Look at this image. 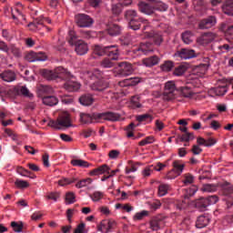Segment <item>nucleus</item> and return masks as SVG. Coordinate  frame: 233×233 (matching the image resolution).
Returning a JSON list of instances; mask_svg holds the SVG:
<instances>
[{"label":"nucleus","instance_id":"obj_36","mask_svg":"<svg viewBox=\"0 0 233 233\" xmlns=\"http://www.w3.org/2000/svg\"><path fill=\"white\" fill-rule=\"evenodd\" d=\"M12 18L14 19L15 25H19V21L21 19H23L24 21L25 19H26L25 17V15H23V13L18 8H15V11L12 10Z\"/></svg>","mask_w":233,"mask_h":233},{"label":"nucleus","instance_id":"obj_29","mask_svg":"<svg viewBox=\"0 0 233 233\" xmlns=\"http://www.w3.org/2000/svg\"><path fill=\"white\" fill-rule=\"evenodd\" d=\"M40 25H43V15L35 18L33 22L29 23L27 26L32 32H36V30H40Z\"/></svg>","mask_w":233,"mask_h":233},{"label":"nucleus","instance_id":"obj_43","mask_svg":"<svg viewBox=\"0 0 233 233\" xmlns=\"http://www.w3.org/2000/svg\"><path fill=\"white\" fill-rule=\"evenodd\" d=\"M227 92V86H218L211 89V94H215V96H225Z\"/></svg>","mask_w":233,"mask_h":233},{"label":"nucleus","instance_id":"obj_7","mask_svg":"<svg viewBox=\"0 0 233 233\" xmlns=\"http://www.w3.org/2000/svg\"><path fill=\"white\" fill-rule=\"evenodd\" d=\"M220 194L226 197V205L230 208L233 206V186L228 182H223L220 184Z\"/></svg>","mask_w":233,"mask_h":233},{"label":"nucleus","instance_id":"obj_19","mask_svg":"<svg viewBox=\"0 0 233 233\" xmlns=\"http://www.w3.org/2000/svg\"><path fill=\"white\" fill-rule=\"evenodd\" d=\"M138 9L142 14H146V15H152L154 12H156V8L154 7V3L147 4L145 2L138 4Z\"/></svg>","mask_w":233,"mask_h":233},{"label":"nucleus","instance_id":"obj_2","mask_svg":"<svg viewBox=\"0 0 233 233\" xmlns=\"http://www.w3.org/2000/svg\"><path fill=\"white\" fill-rule=\"evenodd\" d=\"M80 121L84 125L88 123H101V121H121V115L115 112H105V113H80Z\"/></svg>","mask_w":233,"mask_h":233},{"label":"nucleus","instance_id":"obj_3","mask_svg":"<svg viewBox=\"0 0 233 233\" xmlns=\"http://www.w3.org/2000/svg\"><path fill=\"white\" fill-rule=\"evenodd\" d=\"M88 76L93 81L98 79L96 82L91 85L92 90L96 92H105V90L108 88V82L101 79L103 77V73H101L100 70L95 69L93 72H89Z\"/></svg>","mask_w":233,"mask_h":233},{"label":"nucleus","instance_id":"obj_61","mask_svg":"<svg viewBox=\"0 0 233 233\" xmlns=\"http://www.w3.org/2000/svg\"><path fill=\"white\" fill-rule=\"evenodd\" d=\"M62 103H64V105H72V103H74V97L72 96L65 95L62 96Z\"/></svg>","mask_w":233,"mask_h":233},{"label":"nucleus","instance_id":"obj_33","mask_svg":"<svg viewBox=\"0 0 233 233\" xmlns=\"http://www.w3.org/2000/svg\"><path fill=\"white\" fill-rule=\"evenodd\" d=\"M170 185L162 183L157 187V196L159 198H163V196H167L168 191L170 190Z\"/></svg>","mask_w":233,"mask_h":233},{"label":"nucleus","instance_id":"obj_44","mask_svg":"<svg viewBox=\"0 0 233 233\" xmlns=\"http://www.w3.org/2000/svg\"><path fill=\"white\" fill-rule=\"evenodd\" d=\"M88 185H92V178L87 177L86 179L79 180L76 184V188H83L85 187H88Z\"/></svg>","mask_w":233,"mask_h":233},{"label":"nucleus","instance_id":"obj_41","mask_svg":"<svg viewBox=\"0 0 233 233\" xmlns=\"http://www.w3.org/2000/svg\"><path fill=\"white\" fill-rule=\"evenodd\" d=\"M161 225H163V220L160 218H155L150 221V228L153 230H159V228H161Z\"/></svg>","mask_w":233,"mask_h":233},{"label":"nucleus","instance_id":"obj_56","mask_svg":"<svg viewBox=\"0 0 233 233\" xmlns=\"http://www.w3.org/2000/svg\"><path fill=\"white\" fill-rule=\"evenodd\" d=\"M122 10H123V5L120 3L112 5V12L113 14H115V15H119Z\"/></svg>","mask_w":233,"mask_h":233},{"label":"nucleus","instance_id":"obj_54","mask_svg":"<svg viewBox=\"0 0 233 233\" xmlns=\"http://www.w3.org/2000/svg\"><path fill=\"white\" fill-rule=\"evenodd\" d=\"M152 119H154V117L148 114L140 115L137 117V120L139 121V123H142L143 121H147V123H150L152 122Z\"/></svg>","mask_w":233,"mask_h":233},{"label":"nucleus","instance_id":"obj_28","mask_svg":"<svg viewBox=\"0 0 233 233\" xmlns=\"http://www.w3.org/2000/svg\"><path fill=\"white\" fill-rule=\"evenodd\" d=\"M142 63L145 66L151 67L156 66L159 63V57L153 56L151 57L144 58Z\"/></svg>","mask_w":233,"mask_h":233},{"label":"nucleus","instance_id":"obj_52","mask_svg":"<svg viewBox=\"0 0 233 233\" xmlns=\"http://www.w3.org/2000/svg\"><path fill=\"white\" fill-rule=\"evenodd\" d=\"M203 192H216L218 190V186L214 184H206L202 187Z\"/></svg>","mask_w":233,"mask_h":233},{"label":"nucleus","instance_id":"obj_4","mask_svg":"<svg viewBox=\"0 0 233 233\" xmlns=\"http://www.w3.org/2000/svg\"><path fill=\"white\" fill-rule=\"evenodd\" d=\"M94 54H96V56H105L106 54L108 57H111L113 61L119 59V49L116 46H95Z\"/></svg>","mask_w":233,"mask_h":233},{"label":"nucleus","instance_id":"obj_23","mask_svg":"<svg viewBox=\"0 0 233 233\" xmlns=\"http://www.w3.org/2000/svg\"><path fill=\"white\" fill-rule=\"evenodd\" d=\"M0 77L3 79V81H5L6 83H12L16 79L15 73L12 70H5L0 75Z\"/></svg>","mask_w":233,"mask_h":233},{"label":"nucleus","instance_id":"obj_30","mask_svg":"<svg viewBox=\"0 0 233 233\" xmlns=\"http://www.w3.org/2000/svg\"><path fill=\"white\" fill-rule=\"evenodd\" d=\"M71 165L73 167H79L80 168H88L89 167H92V164L88 163L86 160L74 158L71 160Z\"/></svg>","mask_w":233,"mask_h":233},{"label":"nucleus","instance_id":"obj_45","mask_svg":"<svg viewBox=\"0 0 233 233\" xmlns=\"http://www.w3.org/2000/svg\"><path fill=\"white\" fill-rule=\"evenodd\" d=\"M178 138L182 142L188 143L189 141H192V139H194V133H184L182 136H178Z\"/></svg>","mask_w":233,"mask_h":233},{"label":"nucleus","instance_id":"obj_27","mask_svg":"<svg viewBox=\"0 0 233 233\" xmlns=\"http://www.w3.org/2000/svg\"><path fill=\"white\" fill-rule=\"evenodd\" d=\"M42 101L46 106H56L59 103V100L55 96H46Z\"/></svg>","mask_w":233,"mask_h":233},{"label":"nucleus","instance_id":"obj_53","mask_svg":"<svg viewBox=\"0 0 233 233\" xmlns=\"http://www.w3.org/2000/svg\"><path fill=\"white\" fill-rule=\"evenodd\" d=\"M174 68V63L172 61H166L162 66H161V70L163 72H170Z\"/></svg>","mask_w":233,"mask_h":233},{"label":"nucleus","instance_id":"obj_21","mask_svg":"<svg viewBox=\"0 0 233 233\" xmlns=\"http://www.w3.org/2000/svg\"><path fill=\"white\" fill-rule=\"evenodd\" d=\"M210 223V217L208 215H201L197 218L196 227L197 228H205Z\"/></svg>","mask_w":233,"mask_h":233},{"label":"nucleus","instance_id":"obj_12","mask_svg":"<svg viewBox=\"0 0 233 233\" xmlns=\"http://www.w3.org/2000/svg\"><path fill=\"white\" fill-rule=\"evenodd\" d=\"M116 223L115 222V220L104 219L100 222V225L97 226V229L99 230V232L108 233L112 232V230L116 228Z\"/></svg>","mask_w":233,"mask_h":233},{"label":"nucleus","instance_id":"obj_18","mask_svg":"<svg viewBox=\"0 0 233 233\" xmlns=\"http://www.w3.org/2000/svg\"><path fill=\"white\" fill-rule=\"evenodd\" d=\"M26 61L29 63H34L35 61H46V55L45 53H35V52H29L25 56Z\"/></svg>","mask_w":233,"mask_h":233},{"label":"nucleus","instance_id":"obj_17","mask_svg":"<svg viewBox=\"0 0 233 233\" xmlns=\"http://www.w3.org/2000/svg\"><path fill=\"white\" fill-rule=\"evenodd\" d=\"M217 23L216 16L211 15L208 18H205L201 20L198 24V26L200 30H207L208 28H212V26H215Z\"/></svg>","mask_w":233,"mask_h":233},{"label":"nucleus","instance_id":"obj_14","mask_svg":"<svg viewBox=\"0 0 233 233\" xmlns=\"http://www.w3.org/2000/svg\"><path fill=\"white\" fill-rule=\"evenodd\" d=\"M150 52H154V46L149 42L141 43L138 47L133 49V53H135L136 56H141V54L147 56V54H150Z\"/></svg>","mask_w":233,"mask_h":233},{"label":"nucleus","instance_id":"obj_34","mask_svg":"<svg viewBox=\"0 0 233 233\" xmlns=\"http://www.w3.org/2000/svg\"><path fill=\"white\" fill-rule=\"evenodd\" d=\"M172 167L173 172L177 173V176H181V174H183V170H185V164H181L180 160H175Z\"/></svg>","mask_w":233,"mask_h":233},{"label":"nucleus","instance_id":"obj_40","mask_svg":"<svg viewBox=\"0 0 233 233\" xmlns=\"http://www.w3.org/2000/svg\"><path fill=\"white\" fill-rule=\"evenodd\" d=\"M224 28H226V39L228 43H233V25H224Z\"/></svg>","mask_w":233,"mask_h":233},{"label":"nucleus","instance_id":"obj_38","mask_svg":"<svg viewBox=\"0 0 233 233\" xmlns=\"http://www.w3.org/2000/svg\"><path fill=\"white\" fill-rule=\"evenodd\" d=\"M130 106H131V108H141V106H142L141 96L137 95V96H131Z\"/></svg>","mask_w":233,"mask_h":233},{"label":"nucleus","instance_id":"obj_63","mask_svg":"<svg viewBox=\"0 0 233 233\" xmlns=\"http://www.w3.org/2000/svg\"><path fill=\"white\" fill-rule=\"evenodd\" d=\"M147 216H148V211L143 210L137 213L134 218L135 219L141 220L143 219V218H147Z\"/></svg>","mask_w":233,"mask_h":233},{"label":"nucleus","instance_id":"obj_9","mask_svg":"<svg viewBox=\"0 0 233 233\" xmlns=\"http://www.w3.org/2000/svg\"><path fill=\"white\" fill-rule=\"evenodd\" d=\"M75 21L80 28H90V25H94V19L86 14L76 15Z\"/></svg>","mask_w":233,"mask_h":233},{"label":"nucleus","instance_id":"obj_8","mask_svg":"<svg viewBox=\"0 0 233 233\" xmlns=\"http://www.w3.org/2000/svg\"><path fill=\"white\" fill-rule=\"evenodd\" d=\"M179 88L176 87V83L174 81H168L165 85V90L163 94V98L165 101H172L176 99Z\"/></svg>","mask_w":233,"mask_h":233},{"label":"nucleus","instance_id":"obj_20","mask_svg":"<svg viewBox=\"0 0 233 233\" xmlns=\"http://www.w3.org/2000/svg\"><path fill=\"white\" fill-rule=\"evenodd\" d=\"M178 94H180V96L186 99H194L196 97V93H194V91H192V89L188 86L179 87Z\"/></svg>","mask_w":233,"mask_h":233},{"label":"nucleus","instance_id":"obj_64","mask_svg":"<svg viewBox=\"0 0 233 233\" xmlns=\"http://www.w3.org/2000/svg\"><path fill=\"white\" fill-rule=\"evenodd\" d=\"M74 233H85V223L78 224Z\"/></svg>","mask_w":233,"mask_h":233},{"label":"nucleus","instance_id":"obj_25","mask_svg":"<svg viewBox=\"0 0 233 233\" xmlns=\"http://www.w3.org/2000/svg\"><path fill=\"white\" fill-rule=\"evenodd\" d=\"M107 34L109 35H119L121 34V26H119L117 24H108L106 26Z\"/></svg>","mask_w":233,"mask_h":233},{"label":"nucleus","instance_id":"obj_62","mask_svg":"<svg viewBox=\"0 0 233 233\" xmlns=\"http://www.w3.org/2000/svg\"><path fill=\"white\" fill-rule=\"evenodd\" d=\"M15 185L18 187V188H27L28 187V182L25 181V180H20V179H16L15 182Z\"/></svg>","mask_w":233,"mask_h":233},{"label":"nucleus","instance_id":"obj_16","mask_svg":"<svg viewBox=\"0 0 233 233\" xmlns=\"http://www.w3.org/2000/svg\"><path fill=\"white\" fill-rule=\"evenodd\" d=\"M218 37V35L216 33H204L199 37L197 38V42L198 45H209V43H212V41H215V39Z\"/></svg>","mask_w":233,"mask_h":233},{"label":"nucleus","instance_id":"obj_15","mask_svg":"<svg viewBox=\"0 0 233 233\" xmlns=\"http://www.w3.org/2000/svg\"><path fill=\"white\" fill-rule=\"evenodd\" d=\"M175 57H180V59H193L197 57L196 51L188 48H182L175 53Z\"/></svg>","mask_w":233,"mask_h":233},{"label":"nucleus","instance_id":"obj_13","mask_svg":"<svg viewBox=\"0 0 233 233\" xmlns=\"http://www.w3.org/2000/svg\"><path fill=\"white\" fill-rule=\"evenodd\" d=\"M167 166L165 164H162L161 162H158L157 166H147L142 170V176L143 177H150V176L154 174V170H156L157 172H161V170H163Z\"/></svg>","mask_w":233,"mask_h":233},{"label":"nucleus","instance_id":"obj_42","mask_svg":"<svg viewBox=\"0 0 233 233\" xmlns=\"http://www.w3.org/2000/svg\"><path fill=\"white\" fill-rule=\"evenodd\" d=\"M233 49V46L228 44H223L217 46L218 54H227Z\"/></svg>","mask_w":233,"mask_h":233},{"label":"nucleus","instance_id":"obj_26","mask_svg":"<svg viewBox=\"0 0 233 233\" xmlns=\"http://www.w3.org/2000/svg\"><path fill=\"white\" fill-rule=\"evenodd\" d=\"M149 3H153L155 10L158 12H167L168 10V5L159 0H147Z\"/></svg>","mask_w":233,"mask_h":233},{"label":"nucleus","instance_id":"obj_58","mask_svg":"<svg viewBox=\"0 0 233 233\" xmlns=\"http://www.w3.org/2000/svg\"><path fill=\"white\" fill-rule=\"evenodd\" d=\"M92 201H99L100 199H103V192L101 191H96L90 196Z\"/></svg>","mask_w":233,"mask_h":233},{"label":"nucleus","instance_id":"obj_49","mask_svg":"<svg viewBox=\"0 0 233 233\" xmlns=\"http://www.w3.org/2000/svg\"><path fill=\"white\" fill-rule=\"evenodd\" d=\"M114 61L112 59V57L110 58H104L102 61H101V66L102 68H112V66H114Z\"/></svg>","mask_w":233,"mask_h":233},{"label":"nucleus","instance_id":"obj_51","mask_svg":"<svg viewBox=\"0 0 233 233\" xmlns=\"http://www.w3.org/2000/svg\"><path fill=\"white\" fill-rule=\"evenodd\" d=\"M185 72H187V66H177V67H175L173 74H174V76H183V74H185Z\"/></svg>","mask_w":233,"mask_h":233},{"label":"nucleus","instance_id":"obj_35","mask_svg":"<svg viewBox=\"0 0 233 233\" xmlns=\"http://www.w3.org/2000/svg\"><path fill=\"white\" fill-rule=\"evenodd\" d=\"M222 10L227 15L233 16V0H228L223 5Z\"/></svg>","mask_w":233,"mask_h":233},{"label":"nucleus","instance_id":"obj_31","mask_svg":"<svg viewBox=\"0 0 233 233\" xmlns=\"http://www.w3.org/2000/svg\"><path fill=\"white\" fill-rule=\"evenodd\" d=\"M14 90L16 96H25V97H32V94H30V90L26 88V86L15 87Z\"/></svg>","mask_w":233,"mask_h":233},{"label":"nucleus","instance_id":"obj_48","mask_svg":"<svg viewBox=\"0 0 233 233\" xmlns=\"http://www.w3.org/2000/svg\"><path fill=\"white\" fill-rule=\"evenodd\" d=\"M77 178H62L58 181V185L60 187H66V185H72V183H76Z\"/></svg>","mask_w":233,"mask_h":233},{"label":"nucleus","instance_id":"obj_37","mask_svg":"<svg viewBox=\"0 0 233 233\" xmlns=\"http://www.w3.org/2000/svg\"><path fill=\"white\" fill-rule=\"evenodd\" d=\"M80 105H83L84 106H90L92 103H94V98L90 95H83L79 98Z\"/></svg>","mask_w":233,"mask_h":233},{"label":"nucleus","instance_id":"obj_5","mask_svg":"<svg viewBox=\"0 0 233 233\" xmlns=\"http://www.w3.org/2000/svg\"><path fill=\"white\" fill-rule=\"evenodd\" d=\"M48 127L60 130V128H70L72 127V119L68 112H63L60 114L56 120H50Z\"/></svg>","mask_w":233,"mask_h":233},{"label":"nucleus","instance_id":"obj_22","mask_svg":"<svg viewBox=\"0 0 233 233\" xmlns=\"http://www.w3.org/2000/svg\"><path fill=\"white\" fill-rule=\"evenodd\" d=\"M146 34L149 37V39H152V41H154L157 46H159L161 43H163V35H161V33L152 31V32H147Z\"/></svg>","mask_w":233,"mask_h":233},{"label":"nucleus","instance_id":"obj_24","mask_svg":"<svg viewBox=\"0 0 233 233\" xmlns=\"http://www.w3.org/2000/svg\"><path fill=\"white\" fill-rule=\"evenodd\" d=\"M110 174V167L108 165L104 164L90 172V176H99L100 174Z\"/></svg>","mask_w":233,"mask_h":233},{"label":"nucleus","instance_id":"obj_39","mask_svg":"<svg viewBox=\"0 0 233 233\" xmlns=\"http://www.w3.org/2000/svg\"><path fill=\"white\" fill-rule=\"evenodd\" d=\"M137 17H139L137 15V11L134 9H128L125 12V19L130 23L133 19H137Z\"/></svg>","mask_w":233,"mask_h":233},{"label":"nucleus","instance_id":"obj_6","mask_svg":"<svg viewBox=\"0 0 233 233\" xmlns=\"http://www.w3.org/2000/svg\"><path fill=\"white\" fill-rule=\"evenodd\" d=\"M68 43L74 45L75 51L77 56H85L88 53V44H86L84 40L77 39L76 32L74 31H69Z\"/></svg>","mask_w":233,"mask_h":233},{"label":"nucleus","instance_id":"obj_50","mask_svg":"<svg viewBox=\"0 0 233 233\" xmlns=\"http://www.w3.org/2000/svg\"><path fill=\"white\" fill-rule=\"evenodd\" d=\"M156 141V139L154 138V137L149 136L147 137L146 138L142 139L138 145L139 147H145L146 145H152V143H154Z\"/></svg>","mask_w":233,"mask_h":233},{"label":"nucleus","instance_id":"obj_32","mask_svg":"<svg viewBox=\"0 0 233 233\" xmlns=\"http://www.w3.org/2000/svg\"><path fill=\"white\" fill-rule=\"evenodd\" d=\"M195 207L198 208V210H206L207 207H208V200L205 198H200L195 201Z\"/></svg>","mask_w":233,"mask_h":233},{"label":"nucleus","instance_id":"obj_59","mask_svg":"<svg viewBox=\"0 0 233 233\" xmlns=\"http://www.w3.org/2000/svg\"><path fill=\"white\" fill-rule=\"evenodd\" d=\"M66 201L72 205V203H76V195L72 192H68L66 195Z\"/></svg>","mask_w":233,"mask_h":233},{"label":"nucleus","instance_id":"obj_46","mask_svg":"<svg viewBox=\"0 0 233 233\" xmlns=\"http://www.w3.org/2000/svg\"><path fill=\"white\" fill-rule=\"evenodd\" d=\"M198 192V186H191L185 194V199H190Z\"/></svg>","mask_w":233,"mask_h":233},{"label":"nucleus","instance_id":"obj_55","mask_svg":"<svg viewBox=\"0 0 233 233\" xmlns=\"http://www.w3.org/2000/svg\"><path fill=\"white\" fill-rule=\"evenodd\" d=\"M11 227L15 232L23 231V222L17 223L15 221L11 222Z\"/></svg>","mask_w":233,"mask_h":233},{"label":"nucleus","instance_id":"obj_1","mask_svg":"<svg viewBox=\"0 0 233 233\" xmlns=\"http://www.w3.org/2000/svg\"><path fill=\"white\" fill-rule=\"evenodd\" d=\"M42 76L47 79V81H54L56 79H63L66 81L64 88L67 92H76L81 88V84L76 82V78L70 72L65 69L63 66H58L54 70L44 69Z\"/></svg>","mask_w":233,"mask_h":233},{"label":"nucleus","instance_id":"obj_11","mask_svg":"<svg viewBox=\"0 0 233 233\" xmlns=\"http://www.w3.org/2000/svg\"><path fill=\"white\" fill-rule=\"evenodd\" d=\"M141 25H144V30H147V28L149 26L148 20L137 16V18L128 22V26L131 28V30H139L141 28Z\"/></svg>","mask_w":233,"mask_h":233},{"label":"nucleus","instance_id":"obj_47","mask_svg":"<svg viewBox=\"0 0 233 233\" xmlns=\"http://www.w3.org/2000/svg\"><path fill=\"white\" fill-rule=\"evenodd\" d=\"M182 40L186 45H190L192 43V32L186 31L182 34Z\"/></svg>","mask_w":233,"mask_h":233},{"label":"nucleus","instance_id":"obj_57","mask_svg":"<svg viewBox=\"0 0 233 233\" xmlns=\"http://www.w3.org/2000/svg\"><path fill=\"white\" fill-rule=\"evenodd\" d=\"M193 5L197 11L201 10L205 6V0H193Z\"/></svg>","mask_w":233,"mask_h":233},{"label":"nucleus","instance_id":"obj_60","mask_svg":"<svg viewBox=\"0 0 233 233\" xmlns=\"http://www.w3.org/2000/svg\"><path fill=\"white\" fill-rule=\"evenodd\" d=\"M9 49V54L12 52V54L15 56V57H21V51L19 48L15 47V46H11L8 47Z\"/></svg>","mask_w":233,"mask_h":233},{"label":"nucleus","instance_id":"obj_10","mask_svg":"<svg viewBox=\"0 0 233 233\" xmlns=\"http://www.w3.org/2000/svg\"><path fill=\"white\" fill-rule=\"evenodd\" d=\"M134 68L132 67V64L128 62L118 63L117 76H119L120 77H127L128 76H132Z\"/></svg>","mask_w":233,"mask_h":233}]
</instances>
